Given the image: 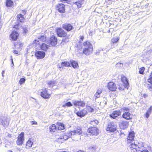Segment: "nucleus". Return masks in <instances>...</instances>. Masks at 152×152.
Returning <instances> with one entry per match:
<instances>
[{
	"label": "nucleus",
	"instance_id": "obj_1",
	"mask_svg": "<svg viewBox=\"0 0 152 152\" xmlns=\"http://www.w3.org/2000/svg\"><path fill=\"white\" fill-rule=\"evenodd\" d=\"M83 53L86 55H88L92 52L93 47L89 42L86 41L84 42L83 46Z\"/></svg>",
	"mask_w": 152,
	"mask_h": 152
},
{
	"label": "nucleus",
	"instance_id": "obj_2",
	"mask_svg": "<svg viewBox=\"0 0 152 152\" xmlns=\"http://www.w3.org/2000/svg\"><path fill=\"white\" fill-rule=\"evenodd\" d=\"M46 37L44 35H41L39 36L38 39H35L34 42V44H35L37 46L38 45H40L43 42H46Z\"/></svg>",
	"mask_w": 152,
	"mask_h": 152
},
{
	"label": "nucleus",
	"instance_id": "obj_3",
	"mask_svg": "<svg viewBox=\"0 0 152 152\" xmlns=\"http://www.w3.org/2000/svg\"><path fill=\"white\" fill-rule=\"evenodd\" d=\"M129 147L130 148L131 150H132V151H133V152H138V149H140L139 146L137 145V142H134L133 143H131L129 144Z\"/></svg>",
	"mask_w": 152,
	"mask_h": 152
},
{
	"label": "nucleus",
	"instance_id": "obj_4",
	"mask_svg": "<svg viewBox=\"0 0 152 152\" xmlns=\"http://www.w3.org/2000/svg\"><path fill=\"white\" fill-rule=\"evenodd\" d=\"M134 132H130L129 134L128 137L127 138V143L129 144L131 143H133L135 142L134 140Z\"/></svg>",
	"mask_w": 152,
	"mask_h": 152
},
{
	"label": "nucleus",
	"instance_id": "obj_5",
	"mask_svg": "<svg viewBox=\"0 0 152 152\" xmlns=\"http://www.w3.org/2000/svg\"><path fill=\"white\" fill-rule=\"evenodd\" d=\"M24 140V133H21L18 136L16 141V144L19 145H21L23 143Z\"/></svg>",
	"mask_w": 152,
	"mask_h": 152
},
{
	"label": "nucleus",
	"instance_id": "obj_6",
	"mask_svg": "<svg viewBox=\"0 0 152 152\" xmlns=\"http://www.w3.org/2000/svg\"><path fill=\"white\" fill-rule=\"evenodd\" d=\"M88 132L93 135L96 136L99 134V130L96 127H91L88 129Z\"/></svg>",
	"mask_w": 152,
	"mask_h": 152
},
{
	"label": "nucleus",
	"instance_id": "obj_7",
	"mask_svg": "<svg viewBox=\"0 0 152 152\" xmlns=\"http://www.w3.org/2000/svg\"><path fill=\"white\" fill-rule=\"evenodd\" d=\"M116 129V126L114 123H110L108 124L106 130L110 132H113Z\"/></svg>",
	"mask_w": 152,
	"mask_h": 152
},
{
	"label": "nucleus",
	"instance_id": "obj_8",
	"mask_svg": "<svg viewBox=\"0 0 152 152\" xmlns=\"http://www.w3.org/2000/svg\"><path fill=\"white\" fill-rule=\"evenodd\" d=\"M82 131L81 128L80 127L75 128L73 130L70 131L69 133L71 135H74L76 134L80 135L82 133Z\"/></svg>",
	"mask_w": 152,
	"mask_h": 152
},
{
	"label": "nucleus",
	"instance_id": "obj_9",
	"mask_svg": "<svg viewBox=\"0 0 152 152\" xmlns=\"http://www.w3.org/2000/svg\"><path fill=\"white\" fill-rule=\"evenodd\" d=\"M0 121L4 126H6L9 125V120L7 117H2L0 119Z\"/></svg>",
	"mask_w": 152,
	"mask_h": 152
},
{
	"label": "nucleus",
	"instance_id": "obj_10",
	"mask_svg": "<svg viewBox=\"0 0 152 152\" xmlns=\"http://www.w3.org/2000/svg\"><path fill=\"white\" fill-rule=\"evenodd\" d=\"M56 9L61 13H64L65 12V5L62 4H59L56 5Z\"/></svg>",
	"mask_w": 152,
	"mask_h": 152
},
{
	"label": "nucleus",
	"instance_id": "obj_11",
	"mask_svg": "<svg viewBox=\"0 0 152 152\" xmlns=\"http://www.w3.org/2000/svg\"><path fill=\"white\" fill-rule=\"evenodd\" d=\"M129 122L124 120H121L119 122V125L121 129H124L126 128L128 125Z\"/></svg>",
	"mask_w": 152,
	"mask_h": 152
},
{
	"label": "nucleus",
	"instance_id": "obj_12",
	"mask_svg": "<svg viewBox=\"0 0 152 152\" xmlns=\"http://www.w3.org/2000/svg\"><path fill=\"white\" fill-rule=\"evenodd\" d=\"M35 56L38 59H41L45 56V52L40 51H38L35 53Z\"/></svg>",
	"mask_w": 152,
	"mask_h": 152
},
{
	"label": "nucleus",
	"instance_id": "obj_13",
	"mask_svg": "<svg viewBox=\"0 0 152 152\" xmlns=\"http://www.w3.org/2000/svg\"><path fill=\"white\" fill-rule=\"evenodd\" d=\"M107 87L111 91H114L116 89L115 84L113 82H110L108 84Z\"/></svg>",
	"mask_w": 152,
	"mask_h": 152
},
{
	"label": "nucleus",
	"instance_id": "obj_14",
	"mask_svg": "<svg viewBox=\"0 0 152 152\" xmlns=\"http://www.w3.org/2000/svg\"><path fill=\"white\" fill-rule=\"evenodd\" d=\"M40 92V95L43 98L45 99H48L50 98V94L48 93L46 89L42 90Z\"/></svg>",
	"mask_w": 152,
	"mask_h": 152
},
{
	"label": "nucleus",
	"instance_id": "obj_15",
	"mask_svg": "<svg viewBox=\"0 0 152 152\" xmlns=\"http://www.w3.org/2000/svg\"><path fill=\"white\" fill-rule=\"evenodd\" d=\"M121 112L120 110H117L113 111L112 114L110 115V117L113 118H115L116 117L121 115Z\"/></svg>",
	"mask_w": 152,
	"mask_h": 152
},
{
	"label": "nucleus",
	"instance_id": "obj_16",
	"mask_svg": "<svg viewBox=\"0 0 152 152\" xmlns=\"http://www.w3.org/2000/svg\"><path fill=\"white\" fill-rule=\"evenodd\" d=\"M77 115L80 117L84 116L87 113V109H84L80 111L75 112Z\"/></svg>",
	"mask_w": 152,
	"mask_h": 152
},
{
	"label": "nucleus",
	"instance_id": "obj_17",
	"mask_svg": "<svg viewBox=\"0 0 152 152\" xmlns=\"http://www.w3.org/2000/svg\"><path fill=\"white\" fill-rule=\"evenodd\" d=\"M19 36L18 33L16 31H13L10 35L11 39L13 40H16L18 38Z\"/></svg>",
	"mask_w": 152,
	"mask_h": 152
},
{
	"label": "nucleus",
	"instance_id": "obj_18",
	"mask_svg": "<svg viewBox=\"0 0 152 152\" xmlns=\"http://www.w3.org/2000/svg\"><path fill=\"white\" fill-rule=\"evenodd\" d=\"M57 33L58 35L60 37H64L66 35V32L61 28H58L57 29Z\"/></svg>",
	"mask_w": 152,
	"mask_h": 152
},
{
	"label": "nucleus",
	"instance_id": "obj_19",
	"mask_svg": "<svg viewBox=\"0 0 152 152\" xmlns=\"http://www.w3.org/2000/svg\"><path fill=\"white\" fill-rule=\"evenodd\" d=\"M73 103L74 105L76 107L81 106L83 107L85 105V103L83 101H75L73 102Z\"/></svg>",
	"mask_w": 152,
	"mask_h": 152
},
{
	"label": "nucleus",
	"instance_id": "obj_20",
	"mask_svg": "<svg viewBox=\"0 0 152 152\" xmlns=\"http://www.w3.org/2000/svg\"><path fill=\"white\" fill-rule=\"evenodd\" d=\"M57 38L54 36H52L50 38V42L52 46H55L57 43Z\"/></svg>",
	"mask_w": 152,
	"mask_h": 152
},
{
	"label": "nucleus",
	"instance_id": "obj_21",
	"mask_svg": "<svg viewBox=\"0 0 152 152\" xmlns=\"http://www.w3.org/2000/svg\"><path fill=\"white\" fill-rule=\"evenodd\" d=\"M121 80L124 83V86L125 87H127L129 86V83H128V80L126 78L123 76L121 77Z\"/></svg>",
	"mask_w": 152,
	"mask_h": 152
},
{
	"label": "nucleus",
	"instance_id": "obj_22",
	"mask_svg": "<svg viewBox=\"0 0 152 152\" xmlns=\"http://www.w3.org/2000/svg\"><path fill=\"white\" fill-rule=\"evenodd\" d=\"M40 47V48L42 50L44 51L47 50L49 47V46L44 43H42L41 45H38Z\"/></svg>",
	"mask_w": 152,
	"mask_h": 152
},
{
	"label": "nucleus",
	"instance_id": "obj_23",
	"mask_svg": "<svg viewBox=\"0 0 152 152\" xmlns=\"http://www.w3.org/2000/svg\"><path fill=\"white\" fill-rule=\"evenodd\" d=\"M122 116L126 119L129 120L131 118L132 115L129 113L126 112L123 114Z\"/></svg>",
	"mask_w": 152,
	"mask_h": 152
},
{
	"label": "nucleus",
	"instance_id": "obj_24",
	"mask_svg": "<svg viewBox=\"0 0 152 152\" xmlns=\"http://www.w3.org/2000/svg\"><path fill=\"white\" fill-rule=\"evenodd\" d=\"M70 62L72 67L74 68L75 69L78 68V64L76 61H75L73 60H71L70 61Z\"/></svg>",
	"mask_w": 152,
	"mask_h": 152
},
{
	"label": "nucleus",
	"instance_id": "obj_25",
	"mask_svg": "<svg viewBox=\"0 0 152 152\" xmlns=\"http://www.w3.org/2000/svg\"><path fill=\"white\" fill-rule=\"evenodd\" d=\"M72 25L69 24H66L63 26V28L68 31H69L72 28Z\"/></svg>",
	"mask_w": 152,
	"mask_h": 152
},
{
	"label": "nucleus",
	"instance_id": "obj_26",
	"mask_svg": "<svg viewBox=\"0 0 152 152\" xmlns=\"http://www.w3.org/2000/svg\"><path fill=\"white\" fill-rule=\"evenodd\" d=\"M102 91L101 89L98 90L93 96V99H96L97 98L99 97L100 96V94L102 93Z\"/></svg>",
	"mask_w": 152,
	"mask_h": 152
},
{
	"label": "nucleus",
	"instance_id": "obj_27",
	"mask_svg": "<svg viewBox=\"0 0 152 152\" xmlns=\"http://www.w3.org/2000/svg\"><path fill=\"white\" fill-rule=\"evenodd\" d=\"M33 143V142L31 140V139H29L26 143V148L27 149H29L32 146Z\"/></svg>",
	"mask_w": 152,
	"mask_h": 152
},
{
	"label": "nucleus",
	"instance_id": "obj_28",
	"mask_svg": "<svg viewBox=\"0 0 152 152\" xmlns=\"http://www.w3.org/2000/svg\"><path fill=\"white\" fill-rule=\"evenodd\" d=\"M17 20L20 22H22L24 21V18L22 14H19L17 15Z\"/></svg>",
	"mask_w": 152,
	"mask_h": 152
},
{
	"label": "nucleus",
	"instance_id": "obj_29",
	"mask_svg": "<svg viewBox=\"0 0 152 152\" xmlns=\"http://www.w3.org/2000/svg\"><path fill=\"white\" fill-rule=\"evenodd\" d=\"M56 129V127L54 124L52 125L49 127V130L50 132H54Z\"/></svg>",
	"mask_w": 152,
	"mask_h": 152
},
{
	"label": "nucleus",
	"instance_id": "obj_30",
	"mask_svg": "<svg viewBox=\"0 0 152 152\" xmlns=\"http://www.w3.org/2000/svg\"><path fill=\"white\" fill-rule=\"evenodd\" d=\"M119 40V38L118 37H116L113 38L111 40L112 43L114 44L117 42Z\"/></svg>",
	"mask_w": 152,
	"mask_h": 152
},
{
	"label": "nucleus",
	"instance_id": "obj_31",
	"mask_svg": "<svg viewBox=\"0 0 152 152\" xmlns=\"http://www.w3.org/2000/svg\"><path fill=\"white\" fill-rule=\"evenodd\" d=\"M56 83L55 81H51L48 83V85L50 87H52L55 86Z\"/></svg>",
	"mask_w": 152,
	"mask_h": 152
},
{
	"label": "nucleus",
	"instance_id": "obj_32",
	"mask_svg": "<svg viewBox=\"0 0 152 152\" xmlns=\"http://www.w3.org/2000/svg\"><path fill=\"white\" fill-rule=\"evenodd\" d=\"M13 2L10 0H7L6 2V5L7 7H11L13 5Z\"/></svg>",
	"mask_w": 152,
	"mask_h": 152
},
{
	"label": "nucleus",
	"instance_id": "obj_33",
	"mask_svg": "<svg viewBox=\"0 0 152 152\" xmlns=\"http://www.w3.org/2000/svg\"><path fill=\"white\" fill-rule=\"evenodd\" d=\"M71 135L70 133L69 134V135H67L66 134H64L63 136V137L61 138L60 139L61 140H63L62 141H64L63 140H67L69 138V137Z\"/></svg>",
	"mask_w": 152,
	"mask_h": 152
},
{
	"label": "nucleus",
	"instance_id": "obj_34",
	"mask_svg": "<svg viewBox=\"0 0 152 152\" xmlns=\"http://www.w3.org/2000/svg\"><path fill=\"white\" fill-rule=\"evenodd\" d=\"M70 64L68 62L64 61L62 62L61 65L62 66H65L66 67L69 66H70Z\"/></svg>",
	"mask_w": 152,
	"mask_h": 152
},
{
	"label": "nucleus",
	"instance_id": "obj_35",
	"mask_svg": "<svg viewBox=\"0 0 152 152\" xmlns=\"http://www.w3.org/2000/svg\"><path fill=\"white\" fill-rule=\"evenodd\" d=\"M90 123L91 125L94 126L97 125L98 124V121L96 120H95L91 121Z\"/></svg>",
	"mask_w": 152,
	"mask_h": 152
},
{
	"label": "nucleus",
	"instance_id": "obj_36",
	"mask_svg": "<svg viewBox=\"0 0 152 152\" xmlns=\"http://www.w3.org/2000/svg\"><path fill=\"white\" fill-rule=\"evenodd\" d=\"M64 129V125L60 123L59 124L58 129V130H62Z\"/></svg>",
	"mask_w": 152,
	"mask_h": 152
},
{
	"label": "nucleus",
	"instance_id": "obj_37",
	"mask_svg": "<svg viewBox=\"0 0 152 152\" xmlns=\"http://www.w3.org/2000/svg\"><path fill=\"white\" fill-rule=\"evenodd\" d=\"M72 105V104L70 102H68L62 105V107H65L66 106L70 107Z\"/></svg>",
	"mask_w": 152,
	"mask_h": 152
},
{
	"label": "nucleus",
	"instance_id": "obj_38",
	"mask_svg": "<svg viewBox=\"0 0 152 152\" xmlns=\"http://www.w3.org/2000/svg\"><path fill=\"white\" fill-rule=\"evenodd\" d=\"M145 68L142 67L139 69V72L141 74H143L145 70Z\"/></svg>",
	"mask_w": 152,
	"mask_h": 152
},
{
	"label": "nucleus",
	"instance_id": "obj_39",
	"mask_svg": "<svg viewBox=\"0 0 152 152\" xmlns=\"http://www.w3.org/2000/svg\"><path fill=\"white\" fill-rule=\"evenodd\" d=\"M20 25L19 24V23L18 22L15 23V25L14 26V28L16 29H18L20 27Z\"/></svg>",
	"mask_w": 152,
	"mask_h": 152
},
{
	"label": "nucleus",
	"instance_id": "obj_40",
	"mask_svg": "<svg viewBox=\"0 0 152 152\" xmlns=\"http://www.w3.org/2000/svg\"><path fill=\"white\" fill-rule=\"evenodd\" d=\"M25 81L26 79L24 78H21L20 79L19 81V83L20 85H22L25 83Z\"/></svg>",
	"mask_w": 152,
	"mask_h": 152
},
{
	"label": "nucleus",
	"instance_id": "obj_41",
	"mask_svg": "<svg viewBox=\"0 0 152 152\" xmlns=\"http://www.w3.org/2000/svg\"><path fill=\"white\" fill-rule=\"evenodd\" d=\"M116 66L118 67H121L123 66V64L120 63H118L116 64Z\"/></svg>",
	"mask_w": 152,
	"mask_h": 152
},
{
	"label": "nucleus",
	"instance_id": "obj_42",
	"mask_svg": "<svg viewBox=\"0 0 152 152\" xmlns=\"http://www.w3.org/2000/svg\"><path fill=\"white\" fill-rule=\"evenodd\" d=\"M148 80V82L149 83L152 84V72L151 73V74L150 76L149 79Z\"/></svg>",
	"mask_w": 152,
	"mask_h": 152
},
{
	"label": "nucleus",
	"instance_id": "obj_43",
	"mask_svg": "<svg viewBox=\"0 0 152 152\" xmlns=\"http://www.w3.org/2000/svg\"><path fill=\"white\" fill-rule=\"evenodd\" d=\"M84 39V37L83 35L82 36H80V39H79V42L80 43L82 42L83 41V40Z\"/></svg>",
	"mask_w": 152,
	"mask_h": 152
},
{
	"label": "nucleus",
	"instance_id": "obj_44",
	"mask_svg": "<svg viewBox=\"0 0 152 152\" xmlns=\"http://www.w3.org/2000/svg\"><path fill=\"white\" fill-rule=\"evenodd\" d=\"M152 111V106H151L148 109V110L147 112L151 114V113Z\"/></svg>",
	"mask_w": 152,
	"mask_h": 152
},
{
	"label": "nucleus",
	"instance_id": "obj_45",
	"mask_svg": "<svg viewBox=\"0 0 152 152\" xmlns=\"http://www.w3.org/2000/svg\"><path fill=\"white\" fill-rule=\"evenodd\" d=\"M23 32L24 33H26L28 31V30L27 29V28L26 27H23Z\"/></svg>",
	"mask_w": 152,
	"mask_h": 152
},
{
	"label": "nucleus",
	"instance_id": "obj_46",
	"mask_svg": "<svg viewBox=\"0 0 152 152\" xmlns=\"http://www.w3.org/2000/svg\"><path fill=\"white\" fill-rule=\"evenodd\" d=\"M138 152H149L148 150L146 149H145L143 150V151H142L141 149V148L140 149H139L138 151Z\"/></svg>",
	"mask_w": 152,
	"mask_h": 152
},
{
	"label": "nucleus",
	"instance_id": "obj_47",
	"mask_svg": "<svg viewBox=\"0 0 152 152\" xmlns=\"http://www.w3.org/2000/svg\"><path fill=\"white\" fill-rule=\"evenodd\" d=\"M88 110H89V111H90L91 112H93L94 111V109L93 108H91L90 107H88Z\"/></svg>",
	"mask_w": 152,
	"mask_h": 152
},
{
	"label": "nucleus",
	"instance_id": "obj_48",
	"mask_svg": "<svg viewBox=\"0 0 152 152\" xmlns=\"http://www.w3.org/2000/svg\"><path fill=\"white\" fill-rule=\"evenodd\" d=\"M123 110L125 111H127L129 110V109L128 108H126V107H123Z\"/></svg>",
	"mask_w": 152,
	"mask_h": 152
},
{
	"label": "nucleus",
	"instance_id": "obj_49",
	"mask_svg": "<svg viewBox=\"0 0 152 152\" xmlns=\"http://www.w3.org/2000/svg\"><path fill=\"white\" fill-rule=\"evenodd\" d=\"M150 114V113L147 112L145 114L146 117L147 118H148V117H149V115Z\"/></svg>",
	"mask_w": 152,
	"mask_h": 152
},
{
	"label": "nucleus",
	"instance_id": "obj_50",
	"mask_svg": "<svg viewBox=\"0 0 152 152\" xmlns=\"http://www.w3.org/2000/svg\"><path fill=\"white\" fill-rule=\"evenodd\" d=\"M31 124L33 125L35 124L36 125L37 124V123L36 121H31Z\"/></svg>",
	"mask_w": 152,
	"mask_h": 152
},
{
	"label": "nucleus",
	"instance_id": "obj_51",
	"mask_svg": "<svg viewBox=\"0 0 152 152\" xmlns=\"http://www.w3.org/2000/svg\"><path fill=\"white\" fill-rule=\"evenodd\" d=\"M90 149H92V150H93L92 151V152H94V151H95V150H96L95 148L94 147H92L91 148H90Z\"/></svg>",
	"mask_w": 152,
	"mask_h": 152
},
{
	"label": "nucleus",
	"instance_id": "obj_52",
	"mask_svg": "<svg viewBox=\"0 0 152 152\" xmlns=\"http://www.w3.org/2000/svg\"><path fill=\"white\" fill-rule=\"evenodd\" d=\"M13 53L15 54H18V51L15 50H14L13 51Z\"/></svg>",
	"mask_w": 152,
	"mask_h": 152
},
{
	"label": "nucleus",
	"instance_id": "obj_53",
	"mask_svg": "<svg viewBox=\"0 0 152 152\" xmlns=\"http://www.w3.org/2000/svg\"><path fill=\"white\" fill-rule=\"evenodd\" d=\"M10 58H11V61L12 62V63L13 65V59H12V56H10Z\"/></svg>",
	"mask_w": 152,
	"mask_h": 152
},
{
	"label": "nucleus",
	"instance_id": "obj_54",
	"mask_svg": "<svg viewBox=\"0 0 152 152\" xmlns=\"http://www.w3.org/2000/svg\"><path fill=\"white\" fill-rule=\"evenodd\" d=\"M143 96H144V97L145 98L147 97L148 96V95H147L146 94H144L143 95Z\"/></svg>",
	"mask_w": 152,
	"mask_h": 152
},
{
	"label": "nucleus",
	"instance_id": "obj_55",
	"mask_svg": "<svg viewBox=\"0 0 152 152\" xmlns=\"http://www.w3.org/2000/svg\"><path fill=\"white\" fill-rule=\"evenodd\" d=\"M106 1H107L108 2V1H110L108 3L109 4H110L112 2V0H106Z\"/></svg>",
	"mask_w": 152,
	"mask_h": 152
},
{
	"label": "nucleus",
	"instance_id": "obj_56",
	"mask_svg": "<svg viewBox=\"0 0 152 152\" xmlns=\"http://www.w3.org/2000/svg\"><path fill=\"white\" fill-rule=\"evenodd\" d=\"M5 71L4 70H3L1 73L3 77H4V74Z\"/></svg>",
	"mask_w": 152,
	"mask_h": 152
},
{
	"label": "nucleus",
	"instance_id": "obj_57",
	"mask_svg": "<svg viewBox=\"0 0 152 152\" xmlns=\"http://www.w3.org/2000/svg\"><path fill=\"white\" fill-rule=\"evenodd\" d=\"M66 39H65L64 40V39H63L62 41V42H67L68 41H67V40H66Z\"/></svg>",
	"mask_w": 152,
	"mask_h": 152
},
{
	"label": "nucleus",
	"instance_id": "obj_58",
	"mask_svg": "<svg viewBox=\"0 0 152 152\" xmlns=\"http://www.w3.org/2000/svg\"><path fill=\"white\" fill-rule=\"evenodd\" d=\"M1 15L0 14V22H1Z\"/></svg>",
	"mask_w": 152,
	"mask_h": 152
},
{
	"label": "nucleus",
	"instance_id": "obj_59",
	"mask_svg": "<svg viewBox=\"0 0 152 152\" xmlns=\"http://www.w3.org/2000/svg\"><path fill=\"white\" fill-rule=\"evenodd\" d=\"M77 152H84L83 151H77Z\"/></svg>",
	"mask_w": 152,
	"mask_h": 152
},
{
	"label": "nucleus",
	"instance_id": "obj_60",
	"mask_svg": "<svg viewBox=\"0 0 152 152\" xmlns=\"http://www.w3.org/2000/svg\"><path fill=\"white\" fill-rule=\"evenodd\" d=\"M7 152H13L12 151H11V150H8V151H7Z\"/></svg>",
	"mask_w": 152,
	"mask_h": 152
},
{
	"label": "nucleus",
	"instance_id": "obj_61",
	"mask_svg": "<svg viewBox=\"0 0 152 152\" xmlns=\"http://www.w3.org/2000/svg\"><path fill=\"white\" fill-rule=\"evenodd\" d=\"M23 13L24 14H25V12L23 11Z\"/></svg>",
	"mask_w": 152,
	"mask_h": 152
},
{
	"label": "nucleus",
	"instance_id": "obj_62",
	"mask_svg": "<svg viewBox=\"0 0 152 152\" xmlns=\"http://www.w3.org/2000/svg\"><path fill=\"white\" fill-rule=\"evenodd\" d=\"M104 104H107V102H105V103H104Z\"/></svg>",
	"mask_w": 152,
	"mask_h": 152
},
{
	"label": "nucleus",
	"instance_id": "obj_63",
	"mask_svg": "<svg viewBox=\"0 0 152 152\" xmlns=\"http://www.w3.org/2000/svg\"><path fill=\"white\" fill-rule=\"evenodd\" d=\"M18 150L20 151V148L19 149H18Z\"/></svg>",
	"mask_w": 152,
	"mask_h": 152
}]
</instances>
